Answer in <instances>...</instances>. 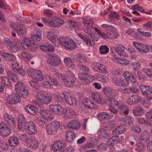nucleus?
I'll list each match as a JSON object with an SVG mask.
<instances>
[{
    "mask_svg": "<svg viewBox=\"0 0 152 152\" xmlns=\"http://www.w3.org/2000/svg\"><path fill=\"white\" fill-rule=\"evenodd\" d=\"M4 41L7 45L8 48L14 53L20 50L21 45H22L21 41L16 38L14 39V42L7 38H4Z\"/></svg>",
    "mask_w": 152,
    "mask_h": 152,
    "instance_id": "f257e3e1",
    "label": "nucleus"
},
{
    "mask_svg": "<svg viewBox=\"0 0 152 152\" xmlns=\"http://www.w3.org/2000/svg\"><path fill=\"white\" fill-rule=\"evenodd\" d=\"M76 79L72 73L69 70L66 72V78L63 81L64 84L66 87H71L75 85Z\"/></svg>",
    "mask_w": 152,
    "mask_h": 152,
    "instance_id": "f03ea898",
    "label": "nucleus"
},
{
    "mask_svg": "<svg viewBox=\"0 0 152 152\" xmlns=\"http://www.w3.org/2000/svg\"><path fill=\"white\" fill-rule=\"evenodd\" d=\"M36 98L39 101L46 104L50 103L52 101L51 96L48 93H39L37 94Z\"/></svg>",
    "mask_w": 152,
    "mask_h": 152,
    "instance_id": "7ed1b4c3",
    "label": "nucleus"
},
{
    "mask_svg": "<svg viewBox=\"0 0 152 152\" xmlns=\"http://www.w3.org/2000/svg\"><path fill=\"white\" fill-rule=\"evenodd\" d=\"M103 92L107 96V101L109 103H110L113 101V99L116 95L114 90L111 88L106 87L102 89Z\"/></svg>",
    "mask_w": 152,
    "mask_h": 152,
    "instance_id": "20e7f679",
    "label": "nucleus"
},
{
    "mask_svg": "<svg viewBox=\"0 0 152 152\" xmlns=\"http://www.w3.org/2000/svg\"><path fill=\"white\" fill-rule=\"evenodd\" d=\"M66 146V144L64 141L57 140L53 142L51 146L50 149L55 152L64 149Z\"/></svg>",
    "mask_w": 152,
    "mask_h": 152,
    "instance_id": "39448f33",
    "label": "nucleus"
},
{
    "mask_svg": "<svg viewBox=\"0 0 152 152\" xmlns=\"http://www.w3.org/2000/svg\"><path fill=\"white\" fill-rule=\"evenodd\" d=\"M133 44L137 49L138 50L142 52L143 53H145L149 52V49L148 47L145 45L135 42H133Z\"/></svg>",
    "mask_w": 152,
    "mask_h": 152,
    "instance_id": "423d86ee",
    "label": "nucleus"
},
{
    "mask_svg": "<svg viewBox=\"0 0 152 152\" xmlns=\"http://www.w3.org/2000/svg\"><path fill=\"white\" fill-rule=\"evenodd\" d=\"M141 101V97L138 95H134L129 96L126 102L129 104L134 105Z\"/></svg>",
    "mask_w": 152,
    "mask_h": 152,
    "instance_id": "0eeeda50",
    "label": "nucleus"
},
{
    "mask_svg": "<svg viewBox=\"0 0 152 152\" xmlns=\"http://www.w3.org/2000/svg\"><path fill=\"white\" fill-rule=\"evenodd\" d=\"M50 108L54 114L59 116L61 115L63 113L62 107L60 105L58 104L51 105L50 106Z\"/></svg>",
    "mask_w": 152,
    "mask_h": 152,
    "instance_id": "6e6552de",
    "label": "nucleus"
},
{
    "mask_svg": "<svg viewBox=\"0 0 152 152\" xmlns=\"http://www.w3.org/2000/svg\"><path fill=\"white\" fill-rule=\"evenodd\" d=\"M26 128H25V132H30V133H35L37 132V129L34 124L32 121H29L26 124Z\"/></svg>",
    "mask_w": 152,
    "mask_h": 152,
    "instance_id": "1a4fd4ad",
    "label": "nucleus"
},
{
    "mask_svg": "<svg viewBox=\"0 0 152 152\" xmlns=\"http://www.w3.org/2000/svg\"><path fill=\"white\" fill-rule=\"evenodd\" d=\"M53 18L51 24L53 27H59L64 24V21L62 19L56 16H53Z\"/></svg>",
    "mask_w": 152,
    "mask_h": 152,
    "instance_id": "9d476101",
    "label": "nucleus"
},
{
    "mask_svg": "<svg viewBox=\"0 0 152 152\" xmlns=\"http://www.w3.org/2000/svg\"><path fill=\"white\" fill-rule=\"evenodd\" d=\"M113 80V83L118 86H125L129 85L128 81L122 78H114Z\"/></svg>",
    "mask_w": 152,
    "mask_h": 152,
    "instance_id": "9b49d317",
    "label": "nucleus"
},
{
    "mask_svg": "<svg viewBox=\"0 0 152 152\" xmlns=\"http://www.w3.org/2000/svg\"><path fill=\"white\" fill-rule=\"evenodd\" d=\"M140 91L142 94L144 96L152 95V88L149 86L141 85L140 86Z\"/></svg>",
    "mask_w": 152,
    "mask_h": 152,
    "instance_id": "f8f14e48",
    "label": "nucleus"
},
{
    "mask_svg": "<svg viewBox=\"0 0 152 152\" xmlns=\"http://www.w3.org/2000/svg\"><path fill=\"white\" fill-rule=\"evenodd\" d=\"M27 145L32 149H34L37 148L39 144L38 140L34 137H31L29 140L27 141Z\"/></svg>",
    "mask_w": 152,
    "mask_h": 152,
    "instance_id": "ddd939ff",
    "label": "nucleus"
},
{
    "mask_svg": "<svg viewBox=\"0 0 152 152\" xmlns=\"http://www.w3.org/2000/svg\"><path fill=\"white\" fill-rule=\"evenodd\" d=\"M25 118L22 115H20L18 117V128L19 130H25V128H26V125L25 124Z\"/></svg>",
    "mask_w": 152,
    "mask_h": 152,
    "instance_id": "4468645a",
    "label": "nucleus"
},
{
    "mask_svg": "<svg viewBox=\"0 0 152 152\" xmlns=\"http://www.w3.org/2000/svg\"><path fill=\"white\" fill-rule=\"evenodd\" d=\"M49 63L53 66H58L60 64V59L57 56L53 54L50 56Z\"/></svg>",
    "mask_w": 152,
    "mask_h": 152,
    "instance_id": "2eb2a0df",
    "label": "nucleus"
},
{
    "mask_svg": "<svg viewBox=\"0 0 152 152\" xmlns=\"http://www.w3.org/2000/svg\"><path fill=\"white\" fill-rule=\"evenodd\" d=\"M80 123L76 120H73L69 122L67 126L72 129H78L80 127Z\"/></svg>",
    "mask_w": 152,
    "mask_h": 152,
    "instance_id": "dca6fc26",
    "label": "nucleus"
},
{
    "mask_svg": "<svg viewBox=\"0 0 152 152\" xmlns=\"http://www.w3.org/2000/svg\"><path fill=\"white\" fill-rule=\"evenodd\" d=\"M20 102L18 98L13 94L9 95L7 100V102L11 104H16Z\"/></svg>",
    "mask_w": 152,
    "mask_h": 152,
    "instance_id": "f3484780",
    "label": "nucleus"
},
{
    "mask_svg": "<svg viewBox=\"0 0 152 152\" xmlns=\"http://www.w3.org/2000/svg\"><path fill=\"white\" fill-rule=\"evenodd\" d=\"M66 99V102L70 105H76L77 103L76 99L74 97L71 96L68 93L63 94Z\"/></svg>",
    "mask_w": 152,
    "mask_h": 152,
    "instance_id": "a211bd4d",
    "label": "nucleus"
},
{
    "mask_svg": "<svg viewBox=\"0 0 152 152\" xmlns=\"http://www.w3.org/2000/svg\"><path fill=\"white\" fill-rule=\"evenodd\" d=\"M97 116L99 119L102 121L110 119L112 117V114H109L106 112L100 113L98 114Z\"/></svg>",
    "mask_w": 152,
    "mask_h": 152,
    "instance_id": "6ab92c4d",
    "label": "nucleus"
},
{
    "mask_svg": "<svg viewBox=\"0 0 152 152\" xmlns=\"http://www.w3.org/2000/svg\"><path fill=\"white\" fill-rule=\"evenodd\" d=\"M84 31L89 35L92 39L96 41H97L99 39V36L98 34H96L95 31L92 32L91 30L89 29H84Z\"/></svg>",
    "mask_w": 152,
    "mask_h": 152,
    "instance_id": "aec40b11",
    "label": "nucleus"
},
{
    "mask_svg": "<svg viewBox=\"0 0 152 152\" xmlns=\"http://www.w3.org/2000/svg\"><path fill=\"white\" fill-rule=\"evenodd\" d=\"M0 53L8 61H15L16 60V57L11 53H7L2 51L0 52Z\"/></svg>",
    "mask_w": 152,
    "mask_h": 152,
    "instance_id": "412c9836",
    "label": "nucleus"
},
{
    "mask_svg": "<svg viewBox=\"0 0 152 152\" xmlns=\"http://www.w3.org/2000/svg\"><path fill=\"white\" fill-rule=\"evenodd\" d=\"M83 23L84 24L85 27L86 28L91 30L90 28L93 26L94 23L92 20L88 18H83ZM84 29H83L84 30Z\"/></svg>",
    "mask_w": 152,
    "mask_h": 152,
    "instance_id": "4be33fe9",
    "label": "nucleus"
},
{
    "mask_svg": "<svg viewBox=\"0 0 152 152\" xmlns=\"http://www.w3.org/2000/svg\"><path fill=\"white\" fill-rule=\"evenodd\" d=\"M26 28L23 24H20L16 29L18 34L20 36H22L26 34Z\"/></svg>",
    "mask_w": 152,
    "mask_h": 152,
    "instance_id": "5701e85b",
    "label": "nucleus"
},
{
    "mask_svg": "<svg viewBox=\"0 0 152 152\" xmlns=\"http://www.w3.org/2000/svg\"><path fill=\"white\" fill-rule=\"evenodd\" d=\"M133 112L134 115L140 116L144 113V110L142 107L138 106L134 108Z\"/></svg>",
    "mask_w": 152,
    "mask_h": 152,
    "instance_id": "b1692460",
    "label": "nucleus"
},
{
    "mask_svg": "<svg viewBox=\"0 0 152 152\" xmlns=\"http://www.w3.org/2000/svg\"><path fill=\"white\" fill-rule=\"evenodd\" d=\"M11 132L10 128L8 127L4 122H1L0 124V133H7Z\"/></svg>",
    "mask_w": 152,
    "mask_h": 152,
    "instance_id": "393cba45",
    "label": "nucleus"
},
{
    "mask_svg": "<svg viewBox=\"0 0 152 152\" xmlns=\"http://www.w3.org/2000/svg\"><path fill=\"white\" fill-rule=\"evenodd\" d=\"M1 82L3 85V87L5 88H8L11 86L10 82L9 81L8 78L5 77H1Z\"/></svg>",
    "mask_w": 152,
    "mask_h": 152,
    "instance_id": "a878e982",
    "label": "nucleus"
},
{
    "mask_svg": "<svg viewBox=\"0 0 152 152\" xmlns=\"http://www.w3.org/2000/svg\"><path fill=\"white\" fill-rule=\"evenodd\" d=\"M16 94L19 97H22L23 98H26L28 94V93L27 90L24 88V89L21 90L19 91L16 92Z\"/></svg>",
    "mask_w": 152,
    "mask_h": 152,
    "instance_id": "bb28decb",
    "label": "nucleus"
},
{
    "mask_svg": "<svg viewBox=\"0 0 152 152\" xmlns=\"http://www.w3.org/2000/svg\"><path fill=\"white\" fill-rule=\"evenodd\" d=\"M74 60L76 61H79L80 63H85L87 62V59L86 58L80 54H76L74 56Z\"/></svg>",
    "mask_w": 152,
    "mask_h": 152,
    "instance_id": "cd10ccee",
    "label": "nucleus"
},
{
    "mask_svg": "<svg viewBox=\"0 0 152 152\" xmlns=\"http://www.w3.org/2000/svg\"><path fill=\"white\" fill-rule=\"evenodd\" d=\"M125 48L122 45H118L117 48H115V53H117L120 56L124 55L125 54L124 51Z\"/></svg>",
    "mask_w": 152,
    "mask_h": 152,
    "instance_id": "c85d7f7f",
    "label": "nucleus"
},
{
    "mask_svg": "<svg viewBox=\"0 0 152 152\" xmlns=\"http://www.w3.org/2000/svg\"><path fill=\"white\" fill-rule=\"evenodd\" d=\"M26 110L29 114L34 115L36 114L37 109L35 107L29 105L25 107Z\"/></svg>",
    "mask_w": 152,
    "mask_h": 152,
    "instance_id": "c756f323",
    "label": "nucleus"
},
{
    "mask_svg": "<svg viewBox=\"0 0 152 152\" xmlns=\"http://www.w3.org/2000/svg\"><path fill=\"white\" fill-rule=\"evenodd\" d=\"M65 48V49L69 50H74L76 48L77 45L74 41L71 39L68 43H67Z\"/></svg>",
    "mask_w": 152,
    "mask_h": 152,
    "instance_id": "7c9ffc66",
    "label": "nucleus"
},
{
    "mask_svg": "<svg viewBox=\"0 0 152 152\" xmlns=\"http://www.w3.org/2000/svg\"><path fill=\"white\" fill-rule=\"evenodd\" d=\"M8 142L11 146H16L19 144L18 139L15 137H12L9 139Z\"/></svg>",
    "mask_w": 152,
    "mask_h": 152,
    "instance_id": "2f4dec72",
    "label": "nucleus"
},
{
    "mask_svg": "<svg viewBox=\"0 0 152 152\" xmlns=\"http://www.w3.org/2000/svg\"><path fill=\"white\" fill-rule=\"evenodd\" d=\"M24 88H26V86L21 82H18L15 85V89L16 92L20 91L22 89L23 90Z\"/></svg>",
    "mask_w": 152,
    "mask_h": 152,
    "instance_id": "473e14b6",
    "label": "nucleus"
},
{
    "mask_svg": "<svg viewBox=\"0 0 152 152\" xmlns=\"http://www.w3.org/2000/svg\"><path fill=\"white\" fill-rule=\"evenodd\" d=\"M83 103L85 107L90 109H92L94 107L95 104L91 102L90 100L86 98L84 99Z\"/></svg>",
    "mask_w": 152,
    "mask_h": 152,
    "instance_id": "72a5a7b5",
    "label": "nucleus"
},
{
    "mask_svg": "<svg viewBox=\"0 0 152 152\" xmlns=\"http://www.w3.org/2000/svg\"><path fill=\"white\" fill-rule=\"evenodd\" d=\"M91 77H92L91 76H90L88 74L86 73H80L78 75V77L79 79L85 81L88 80L89 82L92 80H91Z\"/></svg>",
    "mask_w": 152,
    "mask_h": 152,
    "instance_id": "f704fd0d",
    "label": "nucleus"
},
{
    "mask_svg": "<svg viewBox=\"0 0 152 152\" xmlns=\"http://www.w3.org/2000/svg\"><path fill=\"white\" fill-rule=\"evenodd\" d=\"M119 34L116 31L108 32L107 34V39H115L117 38Z\"/></svg>",
    "mask_w": 152,
    "mask_h": 152,
    "instance_id": "c9c22d12",
    "label": "nucleus"
},
{
    "mask_svg": "<svg viewBox=\"0 0 152 152\" xmlns=\"http://www.w3.org/2000/svg\"><path fill=\"white\" fill-rule=\"evenodd\" d=\"M71 39L70 38L66 37L65 38H61L58 39L59 42L60 43L62 46L64 47L65 49L67 43L69 42Z\"/></svg>",
    "mask_w": 152,
    "mask_h": 152,
    "instance_id": "e433bc0d",
    "label": "nucleus"
},
{
    "mask_svg": "<svg viewBox=\"0 0 152 152\" xmlns=\"http://www.w3.org/2000/svg\"><path fill=\"white\" fill-rule=\"evenodd\" d=\"M64 62L66 66L69 68H74L75 67V65L72 62L70 58H65L64 60Z\"/></svg>",
    "mask_w": 152,
    "mask_h": 152,
    "instance_id": "4c0bfd02",
    "label": "nucleus"
},
{
    "mask_svg": "<svg viewBox=\"0 0 152 152\" xmlns=\"http://www.w3.org/2000/svg\"><path fill=\"white\" fill-rule=\"evenodd\" d=\"M33 79L39 81H42L44 80V77L40 70H36V74L34 76Z\"/></svg>",
    "mask_w": 152,
    "mask_h": 152,
    "instance_id": "58836bf2",
    "label": "nucleus"
},
{
    "mask_svg": "<svg viewBox=\"0 0 152 152\" xmlns=\"http://www.w3.org/2000/svg\"><path fill=\"white\" fill-rule=\"evenodd\" d=\"M19 138L22 141H25L27 144V141L29 140L31 138L30 135L29 134H20Z\"/></svg>",
    "mask_w": 152,
    "mask_h": 152,
    "instance_id": "ea45409f",
    "label": "nucleus"
},
{
    "mask_svg": "<svg viewBox=\"0 0 152 152\" xmlns=\"http://www.w3.org/2000/svg\"><path fill=\"white\" fill-rule=\"evenodd\" d=\"M101 26L107 31H109L111 32L116 31L115 28L111 25H109L106 24H104L101 25Z\"/></svg>",
    "mask_w": 152,
    "mask_h": 152,
    "instance_id": "a19ab883",
    "label": "nucleus"
},
{
    "mask_svg": "<svg viewBox=\"0 0 152 152\" xmlns=\"http://www.w3.org/2000/svg\"><path fill=\"white\" fill-rule=\"evenodd\" d=\"M26 46L29 50L34 51L37 49L38 47L37 44L33 41Z\"/></svg>",
    "mask_w": 152,
    "mask_h": 152,
    "instance_id": "79ce46f5",
    "label": "nucleus"
},
{
    "mask_svg": "<svg viewBox=\"0 0 152 152\" xmlns=\"http://www.w3.org/2000/svg\"><path fill=\"white\" fill-rule=\"evenodd\" d=\"M92 97L94 100L98 103H102L100 95L98 94L93 93L92 94Z\"/></svg>",
    "mask_w": 152,
    "mask_h": 152,
    "instance_id": "37998d69",
    "label": "nucleus"
},
{
    "mask_svg": "<svg viewBox=\"0 0 152 152\" xmlns=\"http://www.w3.org/2000/svg\"><path fill=\"white\" fill-rule=\"evenodd\" d=\"M134 121V118L131 117L129 116L125 118L124 119L125 124L127 126H130L132 125Z\"/></svg>",
    "mask_w": 152,
    "mask_h": 152,
    "instance_id": "c03bdc74",
    "label": "nucleus"
},
{
    "mask_svg": "<svg viewBox=\"0 0 152 152\" xmlns=\"http://www.w3.org/2000/svg\"><path fill=\"white\" fill-rule=\"evenodd\" d=\"M39 32H37L36 34H32L31 36V38L33 40L39 42L42 39V37L40 35Z\"/></svg>",
    "mask_w": 152,
    "mask_h": 152,
    "instance_id": "a18cd8bd",
    "label": "nucleus"
},
{
    "mask_svg": "<svg viewBox=\"0 0 152 152\" xmlns=\"http://www.w3.org/2000/svg\"><path fill=\"white\" fill-rule=\"evenodd\" d=\"M126 130V128L123 125H120L115 129L114 132L115 133H123Z\"/></svg>",
    "mask_w": 152,
    "mask_h": 152,
    "instance_id": "49530a36",
    "label": "nucleus"
},
{
    "mask_svg": "<svg viewBox=\"0 0 152 152\" xmlns=\"http://www.w3.org/2000/svg\"><path fill=\"white\" fill-rule=\"evenodd\" d=\"M22 58H26L27 60L30 61L33 57V55L32 54H29L28 53L23 52L21 53Z\"/></svg>",
    "mask_w": 152,
    "mask_h": 152,
    "instance_id": "de8ad7c7",
    "label": "nucleus"
},
{
    "mask_svg": "<svg viewBox=\"0 0 152 152\" xmlns=\"http://www.w3.org/2000/svg\"><path fill=\"white\" fill-rule=\"evenodd\" d=\"M51 124L54 129V132H57L60 125V122L58 121H55Z\"/></svg>",
    "mask_w": 152,
    "mask_h": 152,
    "instance_id": "09e8293b",
    "label": "nucleus"
},
{
    "mask_svg": "<svg viewBox=\"0 0 152 152\" xmlns=\"http://www.w3.org/2000/svg\"><path fill=\"white\" fill-rule=\"evenodd\" d=\"M100 52L101 54H105L108 52L109 49L106 45H101L99 48Z\"/></svg>",
    "mask_w": 152,
    "mask_h": 152,
    "instance_id": "8fccbe9b",
    "label": "nucleus"
},
{
    "mask_svg": "<svg viewBox=\"0 0 152 152\" xmlns=\"http://www.w3.org/2000/svg\"><path fill=\"white\" fill-rule=\"evenodd\" d=\"M7 76L8 78H10L13 81H14V80L16 78V75L15 73H14L12 71H7Z\"/></svg>",
    "mask_w": 152,
    "mask_h": 152,
    "instance_id": "3c124183",
    "label": "nucleus"
},
{
    "mask_svg": "<svg viewBox=\"0 0 152 152\" xmlns=\"http://www.w3.org/2000/svg\"><path fill=\"white\" fill-rule=\"evenodd\" d=\"M36 70L33 68H29L28 69L27 72L28 75L33 78L34 76L36 74Z\"/></svg>",
    "mask_w": 152,
    "mask_h": 152,
    "instance_id": "603ef678",
    "label": "nucleus"
},
{
    "mask_svg": "<svg viewBox=\"0 0 152 152\" xmlns=\"http://www.w3.org/2000/svg\"><path fill=\"white\" fill-rule=\"evenodd\" d=\"M48 38L52 42H55L56 41V36H54L53 33H48L47 36Z\"/></svg>",
    "mask_w": 152,
    "mask_h": 152,
    "instance_id": "864d4df0",
    "label": "nucleus"
},
{
    "mask_svg": "<svg viewBox=\"0 0 152 152\" xmlns=\"http://www.w3.org/2000/svg\"><path fill=\"white\" fill-rule=\"evenodd\" d=\"M75 137V135L74 134H67L65 137L66 140L69 142H72Z\"/></svg>",
    "mask_w": 152,
    "mask_h": 152,
    "instance_id": "5fc2aeb1",
    "label": "nucleus"
},
{
    "mask_svg": "<svg viewBox=\"0 0 152 152\" xmlns=\"http://www.w3.org/2000/svg\"><path fill=\"white\" fill-rule=\"evenodd\" d=\"M39 113L41 116L44 117L48 115L50 112L48 110L41 109L39 110Z\"/></svg>",
    "mask_w": 152,
    "mask_h": 152,
    "instance_id": "6e6d98bb",
    "label": "nucleus"
},
{
    "mask_svg": "<svg viewBox=\"0 0 152 152\" xmlns=\"http://www.w3.org/2000/svg\"><path fill=\"white\" fill-rule=\"evenodd\" d=\"M46 77L47 79L48 78L50 80V81L53 83L54 85L57 86L58 85V82L57 81L56 79L53 77H52L50 75H47L46 76Z\"/></svg>",
    "mask_w": 152,
    "mask_h": 152,
    "instance_id": "4d7b16f0",
    "label": "nucleus"
},
{
    "mask_svg": "<svg viewBox=\"0 0 152 152\" xmlns=\"http://www.w3.org/2000/svg\"><path fill=\"white\" fill-rule=\"evenodd\" d=\"M42 22L45 25L48 26H52V20H50L49 18H42Z\"/></svg>",
    "mask_w": 152,
    "mask_h": 152,
    "instance_id": "13d9d810",
    "label": "nucleus"
},
{
    "mask_svg": "<svg viewBox=\"0 0 152 152\" xmlns=\"http://www.w3.org/2000/svg\"><path fill=\"white\" fill-rule=\"evenodd\" d=\"M98 72L100 73L104 74H107L108 72L106 67L103 65L101 64L100 66Z\"/></svg>",
    "mask_w": 152,
    "mask_h": 152,
    "instance_id": "bf43d9fd",
    "label": "nucleus"
},
{
    "mask_svg": "<svg viewBox=\"0 0 152 152\" xmlns=\"http://www.w3.org/2000/svg\"><path fill=\"white\" fill-rule=\"evenodd\" d=\"M108 104H109L110 105L109 106V108L108 109V110L110 111V112H112L113 113L116 114L118 113V111L117 110H116L115 108H114L113 107V105H112V103L111 102V103H109L108 102Z\"/></svg>",
    "mask_w": 152,
    "mask_h": 152,
    "instance_id": "052dcab7",
    "label": "nucleus"
},
{
    "mask_svg": "<svg viewBox=\"0 0 152 152\" xmlns=\"http://www.w3.org/2000/svg\"><path fill=\"white\" fill-rule=\"evenodd\" d=\"M140 139L141 140H145V141H148L150 140L148 134H142L140 137Z\"/></svg>",
    "mask_w": 152,
    "mask_h": 152,
    "instance_id": "680f3d73",
    "label": "nucleus"
},
{
    "mask_svg": "<svg viewBox=\"0 0 152 152\" xmlns=\"http://www.w3.org/2000/svg\"><path fill=\"white\" fill-rule=\"evenodd\" d=\"M20 25V24L19 23L17 22L14 23L13 22H11L10 23L9 25L10 27L13 28L16 31Z\"/></svg>",
    "mask_w": 152,
    "mask_h": 152,
    "instance_id": "e2e57ef3",
    "label": "nucleus"
},
{
    "mask_svg": "<svg viewBox=\"0 0 152 152\" xmlns=\"http://www.w3.org/2000/svg\"><path fill=\"white\" fill-rule=\"evenodd\" d=\"M132 75V74L128 72H125L124 74V76L125 78V79L127 80V81H130V80Z\"/></svg>",
    "mask_w": 152,
    "mask_h": 152,
    "instance_id": "0e129e2a",
    "label": "nucleus"
},
{
    "mask_svg": "<svg viewBox=\"0 0 152 152\" xmlns=\"http://www.w3.org/2000/svg\"><path fill=\"white\" fill-rule=\"evenodd\" d=\"M78 35L81 39H83L84 41H86L87 40H89L90 38L86 35H84L82 33H79L78 34Z\"/></svg>",
    "mask_w": 152,
    "mask_h": 152,
    "instance_id": "69168bd1",
    "label": "nucleus"
},
{
    "mask_svg": "<svg viewBox=\"0 0 152 152\" xmlns=\"http://www.w3.org/2000/svg\"><path fill=\"white\" fill-rule=\"evenodd\" d=\"M138 150L140 152L145 149V145L144 144L139 142L136 144Z\"/></svg>",
    "mask_w": 152,
    "mask_h": 152,
    "instance_id": "338daca9",
    "label": "nucleus"
},
{
    "mask_svg": "<svg viewBox=\"0 0 152 152\" xmlns=\"http://www.w3.org/2000/svg\"><path fill=\"white\" fill-rule=\"evenodd\" d=\"M107 145L106 143H102L99 145L97 147V148L99 150H104L107 149Z\"/></svg>",
    "mask_w": 152,
    "mask_h": 152,
    "instance_id": "774afa93",
    "label": "nucleus"
}]
</instances>
